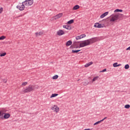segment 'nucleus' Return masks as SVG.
Segmentation results:
<instances>
[{"label": "nucleus", "instance_id": "obj_22", "mask_svg": "<svg viewBox=\"0 0 130 130\" xmlns=\"http://www.w3.org/2000/svg\"><path fill=\"white\" fill-rule=\"evenodd\" d=\"M103 121V120H101L100 121H99L98 122H96L94 123V124H93V125H97L98 124H99L100 123H101V122H102Z\"/></svg>", "mask_w": 130, "mask_h": 130}, {"label": "nucleus", "instance_id": "obj_23", "mask_svg": "<svg viewBox=\"0 0 130 130\" xmlns=\"http://www.w3.org/2000/svg\"><path fill=\"white\" fill-rule=\"evenodd\" d=\"M99 78V76H96L92 79V82H94L95 81H97L98 79Z\"/></svg>", "mask_w": 130, "mask_h": 130}, {"label": "nucleus", "instance_id": "obj_14", "mask_svg": "<svg viewBox=\"0 0 130 130\" xmlns=\"http://www.w3.org/2000/svg\"><path fill=\"white\" fill-rule=\"evenodd\" d=\"M108 14H109V12H106L103 13V14H102V15H101V16H100V18L103 19V18L106 17Z\"/></svg>", "mask_w": 130, "mask_h": 130}, {"label": "nucleus", "instance_id": "obj_9", "mask_svg": "<svg viewBox=\"0 0 130 130\" xmlns=\"http://www.w3.org/2000/svg\"><path fill=\"white\" fill-rule=\"evenodd\" d=\"M86 41L89 42V43H90V44H93L95 42H97V39H96V38H91V39H89V40L83 41V42H85Z\"/></svg>", "mask_w": 130, "mask_h": 130}, {"label": "nucleus", "instance_id": "obj_25", "mask_svg": "<svg viewBox=\"0 0 130 130\" xmlns=\"http://www.w3.org/2000/svg\"><path fill=\"white\" fill-rule=\"evenodd\" d=\"M74 22V21L73 20V19H72V20L69 21L68 22H67V24H72Z\"/></svg>", "mask_w": 130, "mask_h": 130}, {"label": "nucleus", "instance_id": "obj_17", "mask_svg": "<svg viewBox=\"0 0 130 130\" xmlns=\"http://www.w3.org/2000/svg\"><path fill=\"white\" fill-rule=\"evenodd\" d=\"M80 9V6L79 5H75V6L72 8V11H76Z\"/></svg>", "mask_w": 130, "mask_h": 130}, {"label": "nucleus", "instance_id": "obj_24", "mask_svg": "<svg viewBox=\"0 0 130 130\" xmlns=\"http://www.w3.org/2000/svg\"><path fill=\"white\" fill-rule=\"evenodd\" d=\"M81 51V50H72V53H77L78 52Z\"/></svg>", "mask_w": 130, "mask_h": 130}, {"label": "nucleus", "instance_id": "obj_28", "mask_svg": "<svg viewBox=\"0 0 130 130\" xmlns=\"http://www.w3.org/2000/svg\"><path fill=\"white\" fill-rule=\"evenodd\" d=\"M58 77H59V76L58 75H55L54 76L52 77V79L53 80H56V79H58Z\"/></svg>", "mask_w": 130, "mask_h": 130}, {"label": "nucleus", "instance_id": "obj_26", "mask_svg": "<svg viewBox=\"0 0 130 130\" xmlns=\"http://www.w3.org/2000/svg\"><path fill=\"white\" fill-rule=\"evenodd\" d=\"M116 12H122V10L121 9H116L115 10H114V13Z\"/></svg>", "mask_w": 130, "mask_h": 130}, {"label": "nucleus", "instance_id": "obj_19", "mask_svg": "<svg viewBox=\"0 0 130 130\" xmlns=\"http://www.w3.org/2000/svg\"><path fill=\"white\" fill-rule=\"evenodd\" d=\"M6 112H7V110H6L5 108H3V109H1V110H0V113L3 114H7V113H6Z\"/></svg>", "mask_w": 130, "mask_h": 130}, {"label": "nucleus", "instance_id": "obj_18", "mask_svg": "<svg viewBox=\"0 0 130 130\" xmlns=\"http://www.w3.org/2000/svg\"><path fill=\"white\" fill-rule=\"evenodd\" d=\"M72 44H73V42H72V41L71 40H69L68 41V42H66V44H65V45H66V47H69L72 45Z\"/></svg>", "mask_w": 130, "mask_h": 130}, {"label": "nucleus", "instance_id": "obj_10", "mask_svg": "<svg viewBox=\"0 0 130 130\" xmlns=\"http://www.w3.org/2000/svg\"><path fill=\"white\" fill-rule=\"evenodd\" d=\"M57 35H58V36H61L62 35H64L65 32L64 31L62 30V29H60L58 31H57Z\"/></svg>", "mask_w": 130, "mask_h": 130}, {"label": "nucleus", "instance_id": "obj_27", "mask_svg": "<svg viewBox=\"0 0 130 130\" xmlns=\"http://www.w3.org/2000/svg\"><path fill=\"white\" fill-rule=\"evenodd\" d=\"M124 68L125 69V70H128L129 68V64H126L125 65V66L124 67Z\"/></svg>", "mask_w": 130, "mask_h": 130}, {"label": "nucleus", "instance_id": "obj_32", "mask_svg": "<svg viewBox=\"0 0 130 130\" xmlns=\"http://www.w3.org/2000/svg\"><path fill=\"white\" fill-rule=\"evenodd\" d=\"M83 85L87 86L89 84V82L88 81H86L85 82H83Z\"/></svg>", "mask_w": 130, "mask_h": 130}, {"label": "nucleus", "instance_id": "obj_7", "mask_svg": "<svg viewBox=\"0 0 130 130\" xmlns=\"http://www.w3.org/2000/svg\"><path fill=\"white\" fill-rule=\"evenodd\" d=\"M63 14L62 13H59V14H57V15L53 16V17H52L51 18V21H54L55 20H57L61 17H62Z\"/></svg>", "mask_w": 130, "mask_h": 130}, {"label": "nucleus", "instance_id": "obj_33", "mask_svg": "<svg viewBox=\"0 0 130 130\" xmlns=\"http://www.w3.org/2000/svg\"><path fill=\"white\" fill-rule=\"evenodd\" d=\"M5 55H6V52H4V53H2V54H0V57H4V56H5Z\"/></svg>", "mask_w": 130, "mask_h": 130}, {"label": "nucleus", "instance_id": "obj_36", "mask_svg": "<svg viewBox=\"0 0 130 130\" xmlns=\"http://www.w3.org/2000/svg\"><path fill=\"white\" fill-rule=\"evenodd\" d=\"M106 71H107L106 69H104V70H103V71H100V73H104L106 72Z\"/></svg>", "mask_w": 130, "mask_h": 130}, {"label": "nucleus", "instance_id": "obj_40", "mask_svg": "<svg viewBox=\"0 0 130 130\" xmlns=\"http://www.w3.org/2000/svg\"><path fill=\"white\" fill-rule=\"evenodd\" d=\"M83 130H90V128H87V129H83Z\"/></svg>", "mask_w": 130, "mask_h": 130}, {"label": "nucleus", "instance_id": "obj_35", "mask_svg": "<svg viewBox=\"0 0 130 130\" xmlns=\"http://www.w3.org/2000/svg\"><path fill=\"white\" fill-rule=\"evenodd\" d=\"M3 82L4 83H7V80L6 79H3Z\"/></svg>", "mask_w": 130, "mask_h": 130}, {"label": "nucleus", "instance_id": "obj_20", "mask_svg": "<svg viewBox=\"0 0 130 130\" xmlns=\"http://www.w3.org/2000/svg\"><path fill=\"white\" fill-rule=\"evenodd\" d=\"M121 64H118V63L116 62L112 64V66L113 67V68H117V67H119L120 66H121Z\"/></svg>", "mask_w": 130, "mask_h": 130}, {"label": "nucleus", "instance_id": "obj_11", "mask_svg": "<svg viewBox=\"0 0 130 130\" xmlns=\"http://www.w3.org/2000/svg\"><path fill=\"white\" fill-rule=\"evenodd\" d=\"M3 116H4V119H7L10 118V117H11V114L9 113H4L3 114Z\"/></svg>", "mask_w": 130, "mask_h": 130}, {"label": "nucleus", "instance_id": "obj_42", "mask_svg": "<svg viewBox=\"0 0 130 130\" xmlns=\"http://www.w3.org/2000/svg\"><path fill=\"white\" fill-rule=\"evenodd\" d=\"M78 47H76V48H78Z\"/></svg>", "mask_w": 130, "mask_h": 130}, {"label": "nucleus", "instance_id": "obj_8", "mask_svg": "<svg viewBox=\"0 0 130 130\" xmlns=\"http://www.w3.org/2000/svg\"><path fill=\"white\" fill-rule=\"evenodd\" d=\"M104 26H105L104 24H101L100 23H95L94 26L95 28H103L104 27Z\"/></svg>", "mask_w": 130, "mask_h": 130}, {"label": "nucleus", "instance_id": "obj_2", "mask_svg": "<svg viewBox=\"0 0 130 130\" xmlns=\"http://www.w3.org/2000/svg\"><path fill=\"white\" fill-rule=\"evenodd\" d=\"M34 86L29 85L28 87L23 89V90H22V92L24 93H29L30 92L34 91Z\"/></svg>", "mask_w": 130, "mask_h": 130}, {"label": "nucleus", "instance_id": "obj_13", "mask_svg": "<svg viewBox=\"0 0 130 130\" xmlns=\"http://www.w3.org/2000/svg\"><path fill=\"white\" fill-rule=\"evenodd\" d=\"M35 35L36 37H40V36H42V35H43V31H40L39 32H35Z\"/></svg>", "mask_w": 130, "mask_h": 130}, {"label": "nucleus", "instance_id": "obj_12", "mask_svg": "<svg viewBox=\"0 0 130 130\" xmlns=\"http://www.w3.org/2000/svg\"><path fill=\"white\" fill-rule=\"evenodd\" d=\"M85 37H86L85 35H81V36H79L76 37V40H81V39H83Z\"/></svg>", "mask_w": 130, "mask_h": 130}, {"label": "nucleus", "instance_id": "obj_29", "mask_svg": "<svg viewBox=\"0 0 130 130\" xmlns=\"http://www.w3.org/2000/svg\"><path fill=\"white\" fill-rule=\"evenodd\" d=\"M27 84H28V82H22V83H21V86H25L26 85H27Z\"/></svg>", "mask_w": 130, "mask_h": 130}, {"label": "nucleus", "instance_id": "obj_4", "mask_svg": "<svg viewBox=\"0 0 130 130\" xmlns=\"http://www.w3.org/2000/svg\"><path fill=\"white\" fill-rule=\"evenodd\" d=\"M51 110L56 114H57L60 112V108L56 105H53L51 107Z\"/></svg>", "mask_w": 130, "mask_h": 130}, {"label": "nucleus", "instance_id": "obj_31", "mask_svg": "<svg viewBox=\"0 0 130 130\" xmlns=\"http://www.w3.org/2000/svg\"><path fill=\"white\" fill-rule=\"evenodd\" d=\"M5 39H6V37H5V36H3L2 37H0V41L1 40H4Z\"/></svg>", "mask_w": 130, "mask_h": 130}, {"label": "nucleus", "instance_id": "obj_41", "mask_svg": "<svg viewBox=\"0 0 130 130\" xmlns=\"http://www.w3.org/2000/svg\"><path fill=\"white\" fill-rule=\"evenodd\" d=\"M1 115L3 116V113H0V116Z\"/></svg>", "mask_w": 130, "mask_h": 130}, {"label": "nucleus", "instance_id": "obj_34", "mask_svg": "<svg viewBox=\"0 0 130 130\" xmlns=\"http://www.w3.org/2000/svg\"><path fill=\"white\" fill-rule=\"evenodd\" d=\"M3 11H4V9L1 7L0 8V14H2V13H3Z\"/></svg>", "mask_w": 130, "mask_h": 130}, {"label": "nucleus", "instance_id": "obj_38", "mask_svg": "<svg viewBox=\"0 0 130 130\" xmlns=\"http://www.w3.org/2000/svg\"><path fill=\"white\" fill-rule=\"evenodd\" d=\"M107 119V117H104L103 119H102V120L104 121L105 120V119Z\"/></svg>", "mask_w": 130, "mask_h": 130}, {"label": "nucleus", "instance_id": "obj_6", "mask_svg": "<svg viewBox=\"0 0 130 130\" xmlns=\"http://www.w3.org/2000/svg\"><path fill=\"white\" fill-rule=\"evenodd\" d=\"M25 5L19 4L17 5V9H18L20 11H23L25 8Z\"/></svg>", "mask_w": 130, "mask_h": 130}, {"label": "nucleus", "instance_id": "obj_1", "mask_svg": "<svg viewBox=\"0 0 130 130\" xmlns=\"http://www.w3.org/2000/svg\"><path fill=\"white\" fill-rule=\"evenodd\" d=\"M119 19V14H114L111 15L110 17L108 18V21L111 23H114L116 22Z\"/></svg>", "mask_w": 130, "mask_h": 130}, {"label": "nucleus", "instance_id": "obj_43", "mask_svg": "<svg viewBox=\"0 0 130 130\" xmlns=\"http://www.w3.org/2000/svg\"><path fill=\"white\" fill-rule=\"evenodd\" d=\"M129 91H130V88H129Z\"/></svg>", "mask_w": 130, "mask_h": 130}, {"label": "nucleus", "instance_id": "obj_39", "mask_svg": "<svg viewBox=\"0 0 130 130\" xmlns=\"http://www.w3.org/2000/svg\"><path fill=\"white\" fill-rule=\"evenodd\" d=\"M22 17V15H20V16H17L16 18H20V17Z\"/></svg>", "mask_w": 130, "mask_h": 130}, {"label": "nucleus", "instance_id": "obj_5", "mask_svg": "<svg viewBox=\"0 0 130 130\" xmlns=\"http://www.w3.org/2000/svg\"><path fill=\"white\" fill-rule=\"evenodd\" d=\"M91 44H92V43H89V42H88V41H86V42L82 41L80 43V48H83L84 47L88 46L90 45Z\"/></svg>", "mask_w": 130, "mask_h": 130}, {"label": "nucleus", "instance_id": "obj_30", "mask_svg": "<svg viewBox=\"0 0 130 130\" xmlns=\"http://www.w3.org/2000/svg\"><path fill=\"white\" fill-rule=\"evenodd\" d=\"M129 108H130L129 105H126L124 106V108H125V109H129Z\"/></svg>", "mask_w": 130, "mask_h": 130}, {"label": "nucleus", "instance_id": "obj_15", "mask_svg": "<svg viewBox=\"0 0 130 130\" xmlns=\"http://www.w3.org/2000/svg\"><path fill=\"white\" fill-rule=\"evenodd\" d=\"M62 27H63L64 28H65V29H66L67 30H71V29H72V27H71L69 25H64L63 26H62Z\"/></svg>", "mask_w": 130, "mask_h": 130}, {"label": "nucleus", "instance_id": "obj_16", "mask_svg": "<svg viewBox=\"0 0 130 130\" xmlns=\"http://www.w3.org/2000/svg\"><path fill=\"white\" fill-rule=\"evenodd\" d=\"M92 64H93V62L92 61H90L89 63H86L85 65H84V67H85L86 68H88L89 67L91 66Z\"/></svg>", "mask_w": 130, "mask_h": 130}, {"label": "nucleus", "instance_id": "obj_37", "mask_svg": "<svg viewBox=\"0 0 130 130\" xmlns=\"http://www.w3.org/2000/svg\"><path fill=\"white\" fill-rule=\"evenodd\" d=\"M126 51H130V46L126 49Z\"/></svg>", "mask_w": 130, "mask_h": 130}, {"label": "nucleus", "instance_id": "obj_3", "mask_svg": "<svg viewBox=\"0 0 130 130\" xmlns=\"http://www.w3.org/2000/svg\"><path fill=\"white\" fill-rule=\"evenodd\" d=\"M19 4L25 5L26 7H29L34 5V0H25V1Z\"/></svg>", "mask_w": 130, "mask_h": 130}, {"label": "nucleus", "instance_id": "obj_21", "mask_svg": "<svg viewBox=\"0 0 130 130\" xmlns=\"http://www.w3.org/2000/svg\"><path fill=\"white\" fill-rule=\"evenodd\" d=\"M58 95V94L57 93H53L52 94H51V95L50 96V98L52 99L53 98H55L56 96H57Z\"/></svg>", "mask_w": 130, "mask_h": 130}]
</instances>
